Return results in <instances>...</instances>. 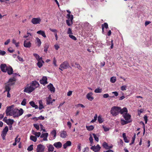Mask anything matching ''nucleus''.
<instances>
[{
	"mask_svg": "<svg viewBox=\"0 0 152 152\" xmlns=\"http://www.w3.org/2000/svg\"><path fill=\"white\" fill-rule=\"evenodd\" d=\"M39 86V83L37 81H33L30 86H27L25 88L24 91L27 93H31Z\"/></svg>",
	"mask_w": 152,
	"mask_h": 152,
	"instance_id": "1",
	"label": "nucleus"
},
{
	"mask_svg": "<svg viewBox=\"0 0 152 152\" xmlns=\"http://www.w3.org/2000/svg\"><path fill=\"white\" fill-rule=\"evenodd\" d=\"M23 113V110L22 109L19 110L15 108L12 110V116H13L14 118L18 117L22 115Z\"/></svg>",
	"mask_w": 152,
	"mask_h": 152,
	"instance_id": "2",
	"label": "nucleus"
},
{
	"mask_svg": "<svg viewBox=\"0 0 152 152\" xmlns=\"http://www.w3.org/2000/svg\"><path fill=\"white\" fill-rule=\"evenodd\" d=\"M120 110V107L114 106L111 108L110 113L113 116H115L119 114Z\"/></svg>",
	"mask_w": 152,
	"mask_h": 152,
	"instance_id": "3",
	"label": "nucleus"
},
{
	"mask_svg": "<svg viewBox=\"0 0 152 152\" xmlns=\"http://www.w3.org/2000/svg\"><path fill=\"white\" fill-rule=\"evenodd\" d=\"M69 67L68 63L67 61H64L60 65L59 69L61 71H63V70L66 69Z\"/></svg>",
	"mask_w": 152,
	"mask_h": 152,
	"instance_id": "4",
	"label": "nucleus"
},
{
	"mask_svg": "<svg viewBox=\"0 0 152 152\" xmlns=\"http://www.w3.org/2000/svg\"><path fill=\"white\" fill-rule=\"evenodd\" d=\"M45 147L43 145L40 144L37 145L36 149L37 152H44L45 151Z\"/></svg>",
	"mask_w": 152,
	"mask_h": 152,
	"instance_id": "5",
	"label": "nucleus"
},
{
	"mask_svg": "<svg viewBox=\"0 0 152 152\" xmlns=\"http://www.w3.org/2000/svg\"><path fill=\"white\" fill-rule=\"evenodd\" d=\"M13 106V105H12L11 106L7 107L6 111V113L7 116H12V111H11V109Z\"/></svg>",
	"mask_w": 152,
	"mask_h": 152,
	"instance_id": "6",
	"label": "nucleus"
},
{
	"mask_svg": "<svg viewBox=\"0 0 152 152\" xmlns=\"http://www.w3.org/2000/svg\"><path fill=\"white\" fill-rule=\"evenodd\" d=\"M41 18L39 17L37 18H33L31 20V23L34 24H39L41 22Z\"/></svg>",
	"mask_w": 152,
	"mask_h": 152,
	"instance_id": "7",
	"label": "nucleus"
},
{
	"mask_svg": "<svg viewBox=\"0 0 152 152\" xmlns=\"http://www.w3.org/2000/svg\"><path fill=\"white\" fill-rule=\"evenodd\" d=\"M67 18L68 19L66 20V23L68 26H70L73 24L72 21L73 19V16L72 15H71V16L70 18Z\"/></svg>",
	"mask_w": 152,
	"mask_h": 152,
	"instance_id": "8",
	"label": "nucleus"
},
{
	"mask_svg": "<svg viewBox=\"0 0 152 152\" xmlns=\"http://www.w3.org/2000/svg\"><path fill=\"white\" fill-rule=\"evenodd\" d=\"M82 26L87 30H89L91 28V25L88 22H85L82 24Z\"/></svg>",
	"mask_w": 152,
	"mask_h": 152,
	"instance_id": "9",
	"label": "nucleus"
},
{
	"mask_svg": "<svg viewBox=\"0 0 152 152\" xmlns=\"http://www.w3.org/2000/svg\"><path fill=\"white\" fill-rule=\"evenodd\" d=\"M100 148L101 147L98 144L96 146H92L91 148V149L95 152H98L100 150Z\"/></svg>",
	"mask_w": 152,
	"mask_h": 152,
	"instance_id": "10",
	"label": "nucleus"
},
{
	"mask_svg": "<svg viewBox=\"0 0 152 152\" xmlns=\"http://www.w3.org/2000/svg\"><path fill=\"white\" fill-rule=\"evenodd\" d=\"M8 67L5 64H1L0 65L1 69L3 72H7Z\"/></svg>",
	"mask_w": 152,
	"mask_h": 152,
	"instance_id": "11",
	"label": "nucleus"
},
{
	"mask_svg": "<svg viewBox=\"0 0 152 152\" xmlns=\"http://www.w3.org/2000/svg\"><path fill=\"white\" fill-rule=\"evenodd\" d=\"M8 131V128L7 126L5 127V128L3 129L1 135L3 137H5Z\"/></svg>",
	"mask_w": 152,
	"mask_h": 152,
	"instance_id": "12",
	"label": "nucleus"
},
{
	"mask_svg": "<svg viewBox=\"0 0 152 152\" xmlns=\"http://www.w3.org/2000/svg\"><path fill=\"white\" fill-rule=\"evenodd\" d=\"M48 88L49 89L52 93H54L55 91V88L54 87L53 85L51 83L48 86Z\"/></svg>",
	"mask_w": 152,
	"mask_h": 152,
	"instance_id": "13",
	"label": "nucleus"
},
{
	"mask_svg": "<svg viewBox=\"0 0 152 152\" xmlns=\"http://www.w3.org/2000/svg\"><path fill=\"white\" fill-rule=\"evenodd\" d=\"M23 46L27 48H30L31 46V43L30 42H28L27 40H25L23 43Z\"/></svg>",
	"mask_w": 152,
	"mask_h": 152,
	"instance_id": "14",
	"label": "nucleus"
},
{
	"mask_svg": "<svg viewBox=\"0 0 152 152\" xmlns=\"http://www.w3.org/2000/svg\"><path fill=\"white\" fill-rule=\"evenodd\" d=\"M120 110L119 113L121 114H122L123 116L127 113V109L126 107H124L121 109L120 107Z\"/></svg>",
	"mask_w": 152,
	"mask_h": 152,
	"instance_id": "15",
	"label": "nucleus"
},
{
	"mask_svg": "<svg viewBox=\"0 0 152 152\" xmlns=\"http://www.w3.org/2000/svg\"><path fill=\"white\" fill-rule=\"evenodd\" d=\"M48 135V133H43L40 136V137L43 138V140L47 141V137Z\"/></svg>",
	"mask_w": 152,
	"mask_h": 152,
	"instance_id": "16",
	"label": "nucleus"
},
{
	"mask_svg": "<svg viewBox=\"0 0 152 152\" xmlns=\"http://www.w3.org/2000/svg\"><path fill=\"white\" fill-rule=\"evenodd\" d=\"M47 80V79L46 77H43L42 79L40 80V83L43 85L47 84L48 83Z\"/></svg>",
	"mask_w": 152,
	"mask_h": 152,
	"instance_id": "17",
	"label": "nucleus"
},
{
	"mask_svg": "<svg viewBox=\"0 0 152 152\" xmlns=\"http://www.w3.org/2000/svg\"><path fill=\"white\" fill-rule=\"evenodd\" d=\"M53 145L57 148H61L62 146V143L60 142H55L53 144Z\"/></svg>",
	"mask_w": 152,
	"mask_h": 152,
	"instance_id": "18",
	"label": "nucleus"
},
{
	"mask_svg": "<svg viewBox=\"0 0 152 152\" xmlns=\"http://www.w3.org/2000/svg\"><path fill=\"white\" fill-rule=\"evenodd\" d=\"M93 93L90 92L88 93L86 95L87 98L90 101H92L94 99V98L92 96Z\"/></svg>",
	"mask_w": 152,
	"mask_h": 152,
	"instance_id": "19",
	"label": "nucleus"
},
{
	"mask_svg": "<svg viewBox=\"0 0 152 152\" xmlns=\"http://www.w3.org/2000/svg\"><path fill=\"white\" fill-rule=\"evenodd\" d=\"M72 143L70 141H67L63 145V148L64 149H66L68 146H69L71 145Z\"/></svg>",
	"mask_w": 152,
	"mask_h": 152,
	"instance_id": "20",
	"label": "nucleus"
},
{
	"mask_svg": "<svg viewBox=\"0 0 152 152\" xmlns=\"http://www.w3.org/2000/svg\"><path fill=\"white\" fill-rule=\"evenodd\" d=\"M14 83H9L7 85H6L5 86V89L6 90L5 91H7V92H10V86L14 84Z\"/></svg>",
	"mask_w": 152,
	"mask_h": 152,
	"instance_id": "21",
	"label": "nucleus"
},
{
	"mask_svg": "<svg viewBox=\"0 0 152 152\" xmlns=\"http://www.w3.org/2000/svg\"><path fill=\"white\" fill-rule=\"evenodd\" d=\"M47 148H48V151L49 152L53 151L54 149L53 145L50 144H48Z\"/></svg>",
	"mask_w": 152,
	"mask_h": 152,
	"instance_id": "22",
	"label": "nucleus"
},
{
	"mask_svg": "<svg viewBox=\"0 0 152 152\" xmlns=\"http://www.w3.org/2000/svg\"><path fill=\"white\" fill-rule=\"evenodd\" d=\"M123 116L126 120L130 121L131 118V115L129 114H127V113L124 115Z\"/></svg>",
	"mask_w": 152,
	"mask_h": 152,
	"instance_id": "23",
	"label": "nucleus"
},
{
	"mask_svg": "<svg viewBox=\"0 0 152 152\" xmlns=\"http://www.w3.org/2000/svg\"><path fill=\"white\" fill-rule=\"evenodd\" d=\"M37 33L38 34L41 35L44 38L46 37V36L45 35V33L43 31H39L37 32Z\"/></svg>",
	"mask_w": 152,
	"mask_h": 152,
	"instance_id": "24",
	"label": "nucleus"
},
{
	"mask_svg": "<svg viewBox=\"0 0 152 152\" xmlns=\"http://www.w3.org/2000/svg\"><path fill=\"white\" fill-rule=\"evenodd\" d=\"M46 100L47 104H52L53 102V101L51 100V99L50 96H49L48 98H46Z\"/></svg>",
	"mask_w": 152,
	"mask_h": 152,
	"instance_id": "25",
	"label": "nucleus"
},
{
	"mask_svg": "<svg viewBox=\"0 0 152 152\" xmlns=\"http://www.w3.org/2000/svg\"><path fill=\"white\" fill-rule=\"evenodd\" d=\"M7 73L9 75H11L12 74L13 70L12 68L10 66L8 67L7 69Z\"/></svg>",
	"mask_w": 152,
	"mask_h": 152,
	"instance_id": "26",
	"label": "nucleus"
},
{
	"mask_svg": "<svg viewBox=\"0 0 152 152\" xmlns=\"http://www.w3.org/2000/svg\"><path fill=\"white\" fill-rule=\"evenodd\" d=\"M36 40L37 46L38 47H40L42 43L40 39L39 38L37 37L36 39Z\"/></svg>",
	"mask_w": 152,
	"mask_h": 152,
	"instance_id": "27",
	"label": "nucleus"
},
{
	"mask_svg": "<svg viewBox=\"0 0 152 152\" xmlns=\"http://www.w3.org/2000/svg\"><path fill=\"white\" fill-rule=\"evenodd\" d=\"M38 61V62L37 63V66L39 68H41L43 64L44 63V61L42 59Z\"/></svg>",
	"mask_w": 152,
	"mask_h": 152,
	"instance_id": "28",
	"label": "nucleus"
},
{
	"mask_svg": "<svg viewBox=\"0 0 152 152\" xmlns=\"http://www.w3.org/2000/svg\"><path fill=\"white\" fill-rule=\"evenodd\" d=\"M34 56L35 57L37 61H39L42 59V57H40L39 56L37 53H34Z\"/></svg>",
	"mask_w": 152,
	"mask_h": 152,
	"instance_id": "29",
	"label": "nucleus"
},
{
	"mask_svg": "<svg viewBox=\"0 0 152 152\" xmlns=\"http://www.w3.org/2000/svg\"><path fill=\"white\" fill-rule=\"evenodd\" d=\"M130 121H125L124 120H123V119H121V123L122 125H124L130 122Z\"/></svg>",
	"mask_w": 152,
	"mask_h": 152,
	"instance_id": "30",
	"label": "nucleus"
},
{
	"mask_svg": "<svg viewBox=\"0 0 152 152\" xmlns=\"http://www.w3.org/2000/svg\"><path fill=\"white\" fill-rule=\"evenodd\" d=\"M14 121L13 119H8L6 123L9 125H12L14 123Z\"/></svg>",
	"mask_w": 152,
	"mask_h": 152,
	"instance_id": "31",
	"label": "nucleus"
},
{
	"mask_svg": "<svg viewBox=\"0 0 152 152\" xmlns=\"http://www.w3.org/2000/svg\"><path fill=\"white\" fill-rule=\"evenodd\" d=\"M66 131H62L61 132V137L62 138H65L66 136Z\"/></svg>",
	"mask_w": 152,
	"mask_h": 152,
	"instance_id": "32",
	"label": "nucleus"
},
{
	"mask_svg": "<svg viewBox=\"0 0 152 152\" xmlns=\"http://www.w3.org/2000/svg\"><path fill=\"white\" fill-rule=\"evenodd\" d=\"M29 104L30 105L33 107H34L35 109H37L38 108V106L36 105L34 102H29Z\"/></svg>",
	"mask_w": 152,
	"mask_h": 152,
	"instance_id": "33",
	"label": "nucleus"
},
{
	"mask_svg": "<svg viewBox=\"0 0 152 152\" xmlns=\"http://www.w3.org/2000/svg\"><path fill=\"white\" fill-rule=\"evenodd\" d=\"M102 32L104 31V28H106L107 29L108 28V25L107 23H104V24H102Z\"/></svg>",
	"mask_w": 152,
	"mask_h": 152,
	"instance_id": "34",
	"label": "nucleus"
},
{
	"mask_svg": "<svg viewBox=\"0 0 152 152\" xmlns=\"http://www.w3.org/2000/svg\"><path fill=\"white\" fill-rule=\"evenodd\" d=\"M86 128L87 129L88 131L92 130L94 129V126L92 125H91L90 126H86Z\"/></svg>",
	"mask_w": 152,
	"mask_h": 152,
	"instance_id": "35",
	"label": "nucleus"
},
{
	"mask_svg": "<svg viewBox=\"0 0 152 152\" xmlns=\"http://www.w3.org/2000/svg\"><path fill=\"white\" fill-rule=\"evenodd\" d=\"M30 139L34 142H36L37 140V138L36 137L33 135L30 136Z\"/></svg>",
	"mask_w": 152,
	"mask_h": 152,
	"instance_id": "36",
	"label": "nucleus"
},
{
	"mask_svg": "<svg viewBox=\"0 0 152 152\" xmlns=\"http://www.w3.org/2000/svg\"><path fill=\"white\" fill-rule=\"evenodd\" d=\"M39 110H40L42 109V108H43L44 107L42 104V101H39Z\"/></svg>",
	"mask_w": 152,
	"mask_h": 152,
	"instance_id": "37",
	"label": "nucleus"
},
{
	"mask_svg": "<svg viewBox=\"0 0 152 152\" xmlns=\"http://www.w3.org/2000/svg\"><path fill=\"white\" fill-rule=\"evenodd\" d=\"M98 120L99 122V123H102L103 121L102 119V118L101 116L100 115L98 117Z\"/></svg>",
	"mask_w": 152,
	"mask_h": 152,
	"instance_id": "38",
	"label": "nucleus"
},
{
	"mask_svg": "<svg viewBox=\"0 0 152 152\" xmlns=\"http://www.w3.org/2000/svg\"><path fill=\"white\" fill-rule=\"evenodd\" d=\"M116 81V78L115 77H112L110 79V81L112 83H114Z\"/></svg>",
	"mask_w": 152,
	"mask_h": 152,
	"instance_id": "39",
	"label": "nucleus"
},
{
	"mask_svg": "<svg viewBox=\"0 0 152 152\" xmlns=\"http://www.w3.org/2000/svg\"><path fill=\"white\" fill-rule=\"evenodd\" d=\"M103 147L106 149H108V144L106 142H104L102 144Z\"/></svg>",
	"mask_w": 152,
	"mask_h": 152,
	"instance_id": "40",
	"label": "nucleus"
},
{
	"mask_svg": "<svg viewBox=\"0 0 152 152\" xmlns=\"http://www.w3.org/2000/svg\"><path fill=\"white\" fill-rule=\"evenodd\" d=\"M34 119L35 118L36 119V120H38L39 119L42 120H44L45 119V118L44 116H43L42 115H41L40 116H39L38 118H36L35 117L34 118Z\"/></svg>",
	"mask_w": 152,
	"mask_h": 152,
	"instance_id": "41",
	"label": "nucleus"
},
{
	"mask_svg": "<svg viewBox=\"0 0 152 152\" xmlns=\"http://www.w3.org/2000/svg\"><path fill=\"white\" fill-rule=\"evenodd\" d=\"M75 65L77 66L76 67L77 68L80 70H82V67L80 66L79 64L78 63H75Z\"/></svg>",
	"mask_w": 152,
	"mask_h": 152,
	"instance_id": "42",
	"label": "nucleus"
},
{
	"mask_svg": "<svg viewBox=\"0 0 152 152\" xmlns=\"http://www.w3.org/2000/svg\"><path fill=\"white\" fill-rule=\"evenodd\" d=\"M51 134L52 135H53L54 139L55 138L56 136V130H53V131L51 132Z\"/></svg>",
	"mask_w": 152,
	"mask_h": 152,
	"instance_id": "43",
	"label": "nucleus"
},
{
	"mask_svg": "<svg viewBox=\"0 0 152 152\" xmlns=\"http://www.w3.org/2000/svg\"><path fill=\"white\" fill-rule=\"evenodd\" d=\"M102 90L101 89L97 88L95 89L94 92L96 93H100L102 92Z\"/></svg>",
	"mask_w": 152,
	"mask_h": 152,
	"instance_id": "44",
	"label": "nucleus"
},
{
	"mask_svg": "<svg viewBox=\"0 0 152 152\" xmlns=\"http://www.w3.org/2000/svg\"><path fill=\"white\" fill-rule=\"evenodd\" d=\"M26 99H23L21 103V104L23 106L26 105Z\"/></svg>",
	"mask_w": 152,
	"mask_h": 152,
	"instance_id": "45",
	"label": "nucleus"
},
{
	"mask_svg": "<svg viewBox=\"0 0 152 152\" xmlns=\"http://www.w3.org/2000/svg\"><path fill=\"white\" fill-rule=\"evenodd\" d=\"M135 136L136 134H135L133 137H132V142L129 144L130 145H131L134 143L135 140Z\"/></svg>",
	"mask_w": 152,
	"mask_h": 152,
	"instance_id": "46",
	"label": "nucleus"
},
{
	"mask_svg": "<svg viewBox=\"0 0 152 152\" xmlns=\"http://www.w3.org/2000/svg\"><path fill=\"white\" fill-rule=\"evenodd\" d=\"M89 141H90V142H91V144L90 145L91 146L92 145V144L93 143V138L92 137V136L91 135V134L90 135V137L89 138Z\"/></svg>",
	"mask_w": 152,
	"mask_h": 152,
	"instance_id": "47",
	"label": "nucleus"
},
{
	"mask_svg": "<svg viewBox=\"0 0 152 152\" xmlns=\"http://www.w3.org/2000/svg\"><path fill=\"white\" fill-rule=\"evenodd\" d=\"M66 12L68 13V14L67 15V18H69L71 17V15H70V14L71 13V12L69 10H66Z\"/></svg>",
	"mask_w": 152,
	"mask_h": 152,
	"instance_id": "48",
	"label": "nucleus"
},
{
	"mask_svg": "<svg viewBox=\"0 0 152 152\" xmlns=\"http://www.w3.org/2000/svg\"><path fill=\"white\" fill-rule=\"evenodd\" d=\"M69 37L74 40H77V38L76 37L73 35H69Z\"/></svg>",
	"mask_w": 152,
	"mask_h": 152,
	"instance_id": "49",
	"label": "nucleus"
},
{
	"mask_svg": "<svg viewBox=\"0 0 152 152\" xmlns=\"http://www.w3.org/2000/svg\"><path fill=\"white\" fill-rule=\"evenodd\" d=\"M33 150V145H31L27 148V150L29 151H31Z\"/></svg>",
	"mask_w": 152,
	"mask_h": 152,
	"instance_id": "50",
	"label": "nucleus"
},
{
	"mask_svg": "<svg viewBox=\"0 0 152 152\" xmlns=\"http://www.w3.org/2000/svg\"><path fill=\"white\" fill-rule=\"evenodd\" d=\"M92 135H93L94 137V138L95 140L97 141L98 142L99 141V138L96 135L94 134H93Z\"/></svg>",
	"mask_w": 152,
	"mask_h": 152,
	"instance_id": "51",
	"label": "nucleus"
},
{
	"mask_svg": "<svg viewBox=\"0 0 152 152\" xmlns=\"http://www.w3.org/2000/svg\"><path fill=\"white\" fill-rule=\"evenodd\" d=\"M127 86L126 85L122 86L121 87V90L123 91L126 90V89Z\"/></svg>",
	"mask_w": 152,
	"mask_h": 152,
	"instance_id": "52",
	"label": "nucleus"
},
{
	"mask_svg": "<svg viewBox=\"0 0 152 152\" xmlns=\"http://www.w3.org/2000/svg\"><path fill=\"white\" fill-rule=\"evenodd\" d=\"M67 33L69 35H71V34H72V31L71 29L70 28H68Z\"/></svg>",
	"mask_w": 152,
	"mask_h": 152,
	"instance_id": "53",
	"label": "nucleus"
},
{
	"mask_svg": "<svg viewBox=\"0 0 152 152\" xmlns=\"http://www.w3.org/2000/svg\"><path fill=\"white\" fill-rule=\"evenodd\" d=\"M102 127L104 129V131L105 132H107L110 129L109 128L107 127L104 126H103Z\"/></svg>",
	"mask_w": 152,
	"mask_h": 152,
	"instance_id": "54",
	"label": "nucleus"
},
{
	"mask_svg": "<svg viewBox=\"0 0 152 152\" xmlns=\"http://www.w3.org/2000/svg\"><path fill=\"white\" fill-rule=\"evenodd\" d=\"M45 49L44 50V51L45 52H47V51H48V44H46L45 45V46L44 47Z\"/></svg>",
	"mask_w": 152,
	"mask_h": 152,
	"instance_id": "55",
	"label": "nucleus"
},
{
	"mask_svg": "<svg viewBox=\"0 0 152 152\" xmlns=\"http://www.w3.org/2000/svg\"><path fill=\"white\" fill-rule=\"evenodd\" d=\"M34 126L35 128L37 130L39 129V126L37 124H34Z\"/></svg>",
	"mask_w": 152,
	"mask_h": 152,
	"instance_id": "56",
	"label": "nucleus"
},
{
	"mask_svg": "<svg viewBox=\"0 0 152 152\" xmlns=\"http://www.w3.org/2000/svg\"><path fill=\"white\" fill-rule=\"evenodd\" d=\"M53 64L55 66H57V65L56 64V58L55 57H54L53 58Z\"/></svg>",
	"mask_w": 152,
	"mask_h": 152,
	"instance_id": "57",
	"label": "nucleus"
},
{
	"mask_svg": "<svg viewBox=\"0 0 152 152\" xmlns=\"http://www.w3.org/2000/svg\"><path fill=\"white\" fill-rule=\"evenodd\" d=\"M6 53L5 51L0 50V55L4 56Z\"/></svg>",
	"mask_w": 152,
	"mask_h": 152,
	"instance_id": "58",
	"label": "nucleus"
},
{
	"mask_svg": "<svg viewBox=\"0 0 152 152\" xmlns=\"http://www.w3.org/2000/svg\"><path fill=\"white\" fill-rule=\"evenodd\" d=\"M144 118L145 121V124H147L148 121V117L146 115H145L144 117Z\"/></svg>",
	"mask_w": 152,
	"mask_h": 152,
	"instance_id": "59",
	"label": "nucleus"
},
{
	"mask_svg": "<svg viewBox=\"0 0 152 152\" xmlns=\"http://www.w3.org/2000/svg\"><path fill=\"white\" fill-rule=\"evenodd\" d=\"M40 135L41 133L40 132H36L34 135L36 136V137H39L40 136Z\"/></svg>",
	"mask_w": 152,
	"mask_h": 152,
	"instance_id": "60",
	"label": "nucleus"
},
{
	"mask_svg": "<svg viewBox=\"0 0 152 152\" xmlns=\"http://www.w3.org/2000/svg\"><path fill=\"white\" fill-rule=\"evenodd\" d=\"M50 30L51 31H52V32H54V34L55 33H57V30L56 29H51V28H50Z\"/></svg>",
	"mask_w": 152,
	"mask_h": 152,
	"instance_id": "61",
	"label": "nucleus"
},
{
	"mask_svg": "<svg viewBox=\"0 0 152 152\" xmlns=\"http://www.w3.org/2000/svg\"><path fill=\"white\" fill-rule=\"evenodd\" d=\"M76 106L77 107H78L79 106L81 107L82 108H84L85 107V106L82 104H78L77 105H76Z\"/></svg>",
	"mask_w": 152,
	"mask_h": 152,
	"instance_id": "62",
	"label": "nucleus"
},
{
	"mask_svg": "<svg viewBox=\"0 0 152 152\" xmlns=\"http://www.w3.org/2000/svg\"><path fill=\"white\" fill-rule=\"evenodd\" d=\"M103 97L104 98H107L109 97V95L108 94H104L103 95Z\"/></svg>",
	"mask_w": 152,
	"mask_h": 152,
	"instance_id": "63",
	"label": "nucleus"
},
{
	"mask_svg": "<svg viewBox=\"0 0 152 152\" xmlns=\"http://www.w3.org/2000/svg\"><path fill=\"white\" fill-rule=\"evenodd\" d=\"M89 148H88L86 147L84 148V151L83 152H87L88 151Z\"/></svg>",
	"mask_w": 152,
	"mask_h": 152,
	"instance_id": "64",
	"label": "nucleus"
}]
</instances>
